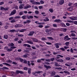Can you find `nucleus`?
<instances>
[{"label":"nucleus","mask_w":77,"mask_h":77,"mask_svg":"<svg viewBox=\"0 0 77 77\" xmlns=\"http://www.w3.org/2000/svg\"><path fill=\"white\" fill-rule=\"evenodd\" d=\"M43 72L41 71H37L34 72H32V74L33 75H35V77H37L38 76V74L39 73H42Z\"/></svg>","instance_id":"f257e3e1"},{"label":"nucleus","mask_w":77,"mask_h":77,"mask_svg":"<svg viewBox=\"0 0 77 77\" xmlns=\"http://www.w3.org/2000/svg\"><path fill=\"white\" fill-rule=\"evenodd\" d=\"M9 47H10V49H14V48H17L16 47L13 46L14 45V44L13 43H9L8 45Z\"/></svg>","instance_id":"f03ea898"},{"label":"nucleus","mask_w":77,"mask_h":77,"mask_svg":"<svg viewBox=\"0 0 77 77\" xmlns=\"http://www.w3.org/2000/svg\"><path fill=\"white\" fill-rule=\"evenodd\" d=\"M69 19L71 20H77V17H69Z\"/></svg>","instance_id":"7ed1b4c3"},{"label":"nucleus","mask_w":77,"mask_h":77,"mask_svg":"<svg viewBox=\"0 0 77 77\" xmlns=\"http://www.w3.org/2000/svg\"><path fill=\"white\" fill-rule=\"evenodd\" d=\"M16 14V10H14L11 12V13L10 14L9 16H11V15H14Z\"/></svg>","instance_id":"20e7f679"},{"label":"nucleus","mask_w":77,"mask_h":77,"mask_svg":"<svg viewBox=\"0 0 77 77\" xmlns=\"http://www.w3.org/2000/svg\"><path fill=\"white\" fill-rule=\"evenodd\" d=\"M6 48L7 51H12V49H9V48H8V47H4V49H6Z\"/></svg>","instance_id":"39448f33"},{"label":"nucleus","mask_w":77,"mask_h":77,"mask_svg":"<svg viewBox=\"0 0 77 77\" xmlns=\"http://www.w3.org/2000/svg\"><path fill=\"white\" fill-rule=\"evenodd\" d=\"M54 45H55V47L56 48H59V43H55Z\"/></svg>","instance_id":"423d86ee"},{"label":"nucleus","mask_w":77,"mask_h":77,"mask_svg":"<svg viewBox=\"0 0 77 77\" xmlns=\"http://www.w3.org/2000/svg\"><path fill=\"white\" fill-rule=\"evenodd\" d=\"M56 72L54 71H53L51 73V77H54V75H56Z\"/></svg>","instance_id":"0eeeda50"},{"label":"nucleus","mask_w":77,"mask_h":77,"mask_svg":"<svg viewBox=\"0 0 77 77\" xmlns=\"http://www.w3.org/2000/svg\"><path fill=\"white\" fill-rule=\"evenodd\" d=\"M35 32L34 31H31L28 34V36H33Z\"/></svg>","instance_id":"6e6552de"},{"label":"nucleus","mask_w":77,"mask_h":77,"mask_svg":"<svg viewBox=\"0 0 77 77\" xmlns=\"http://www.w3.org/2000/svg\"><path fill=\"white\" fill-rule=\"evenodd\" d=\"M8 8H4L3 7H1L0 8L1 10H4L5 11H8Z\"/></svg>","instance_id":"1a4fd4ad"},{"label":"nucleus","mask_w":77,"mask_h":77,"mask_svg":"<svg viewBox=\"0 0 77 77\" xmlns=\"http://www.w3.org/2000/svg\"><path fill=\"white\" fill-rule=\"evenodd\" d=\"M64 3V0H61L59 1V4L60 5H63Z\"/></svg>","instance_id":"9d476101"},{"label":"nucleus","mask_w":77,"mask_h":77,"mask_svg":"<svg viewBox=\"0 0 77 77\" xmlns=\"http://www.w3.org/2000/svg\"><path fill=\"white\" fill-rule=\"evenodd\" d=\"M54 22H57V23H61L62 20L60 19H56L54 21Z\"/></svg>","instance_id":"9b49d317"},{"label":"nucleus","mask_w":77,"mask_h":77,"mask_svg":"<svg viewBox=\"0 0 77 77\" xmlns=\"http://www.w3.org/2000/svg\"><path fill=\"white\" fill-rule=\"evenodd\" d=\"M23 46L24 47H28L29 48L31 47V46L30 45L26 44L23 45Z\"/></svg>","instance_id":"f8f14e48"},{"label":"nucleus","mask_w":77,"mask_h":77,"mask_svg":"<svg viewBox=\"0 0 77 77\" xmlns=\"http://www.w3.org/2000/svg\"><path fill=\"white\" fill-rule=\"evenodd\" d=\"M57 59H60V57H63V56L61 55H57Z\"/></svg>","instance_id":"ddd939ff"},{"label":"nucleus","mask_w":77,"mask_h":77,"mask_svg":"<svg viewBox=\"0 0 77 77\" xmlns=\"http://www.w3.org/2000/svg\"><path fill=\"white\" fill-rule=\"evenodd\" d=\"M44 66L46 68V69H50L51 68V66H47V65H44Z\"/></svg>","instance_id":"4468645a"},{"label":"nucleus","mask_w":77,"mask_h":77,"mask_svg":"<svg viewBox=\"0 0 77 77\" xmlns=\"http://www.w3.org/2000/svg\"><path fill=\"white\" fill-rule=\"evenodd\" d=\"M23 6H24V5L23 4V5H20V6H19V9H23Z\"/></svg>","instance_id":"2eb2a0df"},{"label":"nucleus","mask_w":77,"mask_h":77,"mask_svg":"<svg viewBox=\"0 0 77 77\" xmlns=\"http://www.w3.org/2000/svg\"><path fill=\"white\" fill-rule=\"evenodd\" d=\"M15 27H21V26L20 24H17L15 26Z\"/></svg>","instance_id":"dca6fc26"},{"label":"nucleus","mask_w":77,"mask_h":77,"mask_svg":"<svg viewBox=\"0 0 77 77\" xmlns=\"http://www.w3.org/2000/svg\"><path fill=\"white\" fill-rule=\"evenodd\" d=\"M26 42L27 43H28V44H33V43L32 42V41H27Z\"/></svg>","instance_id":"f3484780"},{"label":"nucleus","mask_w":77,"mask_h":77,"mask_svg":"<svg viewBox=\"0 0 77 77\" xmlns=\"http://www.w3.org/2000/svg\"><path fill=\"white\" fill-rule=\"evenodd\" d=\"M64 73H66V74H68L69 75L70 74V73L69 72L66 71H64Z\"/></svg>","instance_id":"a211bd4d"},{"label":"nucleus","mask_w":77,"mask_h":77,"mask_svg":"<svg viewBox=\"0 0 77 77\" xmlns=\"http://www.w3.org/2000/svg\"><path fill=\"white\" fill-rule=\"evenodd\" d=\"M2 69H9V68L6 67H3L2 68H1Z\"/></svg>","instance_id":"6ab92c4d"},{"label":"nucleus","mask_w":77,"mask_h":77,"mask_svg":"<svg viewBox=\"0 0 77 77\" xmlns=\"http://www.w3.org/2000/svg\"><path fill=\"white\" fill-rule=\"evenodd\" d=\"M31 70V68H28V73L29 74H30V73H31V72H30Z\"/></svg>","instance_id":"aec40b11"},{"label":"nucleus","mask_w":77,"mask_h":77,"mask_svg":"<svg viewBox=\"0 0 77 77\" xmlns=\"http://www.w3.org/2000/svg\"><path fill=\"white\" fill-rule=\"evenodd\" d=\"M50 32H53L54 31H55V29L52 28L50 29Z\"/></svg>","instance_id":"412c9836"},{"label":"nucleus","mask_w":77,"mask_h":77,"mask_svg":"<svg viewBox=\"0 0 77 77\" xmlns=\"http://www.w3.org/2000/svg\"><path fill=\"white\" fill-rule=\"evenodd\" d=\"M44 21H49V20L48 18L46 17L45 18V19H44L43 20Z\"/></svg>","instance_id":"4be33fe9"},{"label":"nucleus","mask_w":77,"mask_h":77,"mask_svg":"<svg viewBox=\"0 0 77 77\" xmlns=\"http://www.w3.org/2000/svg\"><path fill=\"white\" fill-rule=\"evenodd\" d=\"M2 64H3V65H7V66H11V65H9V64L6 63H3Z\"/></svg>","instance_id":"5701e85b"},{"label":"nucleus","mask_w":77,"mask_h":77,"mask_svg":"<svg viewBox=\"0 0 77 77\" xmlns=\"http://www.w3.org/2000/svg\"><path fill=\"white\" fill-rule=\"evenodd\" d=\"M4 38L5 39H8V35H4Z\"/></svg>","instance_id":"b1692460"},{"label":"nucleus","mask_w":77,"mask_h":77,"mask_svg":"<svg viewBox=\"0 0 77 77\" xmlns=\"http://www.w3.org/2000/svg\"><path fill=\"white\" fill-rule=\"evenodd\" d=\"M33 18V16H30L28 17V19H32Z\"/></svg>","instance_id":"393cba45"},{"label":"nucleus","mask_w":77,"mask_h":77,"mask_svg":"<svg viewBox=\"0 0 77 77\" xmlns=\"http://www.w3.org/2000/svg\"><path fill=\"white\" fill-rule=\"evenodd\" d=\"M33 41L34 42H38V40L34 38L33 39Z\"/></svg>","instance_id":"a878e982"},{"label":"nucleus","mask_w":77,"mask_h":77,"mask_svg":"<svg viewBox=\"0 0 77 77\" xmlns=\"http://www.w3.org/2000/svg\"><path fill=\"white\" fill-rule=\"evenodd\" d=\"M25 30H26V29H21V30L20 31V32H24V31H25Z\"/></svg>","instance_id":"bb28decb"},{"label":"nucleus","mask_w":77,"mask_h":77,"mask_svg":"<svg viewBox=\"0 0 77 77\" xmlns=\"http://www.w3.org/2000/svg\"><path fill=\"white\" fill-rule=\"evenodd\" d=\"M21 18V17L19 16H17L14 17L15 19H18V18Z\"/></svg>","instance_id":"cd10ccee"},{"label":"nucleus","mask_w":77,"mask_h":77,"mask_svg":"<svg viewBox=\"0 0 77 77\" xmlns=\"http://www.w3.org/2000/svg\"><path fill=\"white\" fill-rule=\"evenodd\" d=\"M46 32L48 33V32H50V30L48 29H46L45 30Z\"/></svg>","instance_id":"c85d7f7f"},{"label":"nucleus","mask_w":77,"mask_h":77,"mask_svg":"<svg viewBox=\"0 0 77 77\" xmlns=\"http://www.w3.org/2000/svg\"><path fill=\"white\" fill-rule=\"evenodd\" d=\"M48 38L50 40H54V38L52 37H48Z\"/></svg>","instance_id":"c756f323"},{"label":"nucleus","mask_w":77,"mask_h":77,"mask_svg":"<svg viewBox=\"0 0 77 77\" xmlns=\"http://www.w3.org/2000/svg\"><path fill=\"white\" fill-rule=\"evenodd\" d=\"M11 23H15L16 22V21L15 19H13L10 21Z\"/></svg>","instance_id":"7c9ffc66"},{"label":"nucleus","mask_w":77,"mask_h":77,"mask_svg":"<svg viewBox=\"0 0 77 77\" xmlns=\"http://www.w3.org/2000/svg\"><path fill=\"white\" fill-rule=\"evenodd\" d=\"M69 42H67L65 43V45L66 46H68L69 45Z\"/></svg>","instance_id":"2f4dec72"},{"label":"nucleus","mask_w":77,"mask_h":77,"mask_svg":"<svg viewBox=\"0 0 77 77\" xmlns=\"http://www.w3.org/2000/svg\"><path fill=\"white\" fill-rule=\"evenodd\" d=\"M54 64L55 66H60V65H58V63H57V62H55Z\"/></svg>","instance_id":"473e14b6"},{"label":"nucleus","mask_w":77,"mask_h":77,"mask_svg":"<svg viewBox=\"0 0 77 77\" xmlns=\"http://www.w3.org/2000/svg\"><path fill=\"white\" fill-rule=\"evenodd\" d=\"M10 32L11 33H14V32H15V29L11 30H10Z\"/></svg>","instance_id":"72a5a7b5"},{"label":"nucleus","mask_w":77,"mask_h":77,"mask_svg":"<svg viewBox=\"0 0 77 77\" xmlns=\"http://www.w3.org/2000/svg\"><path fill=\"white\" fill-rule=\"evenodd\" d=\"M67 38H68V35H66L65 36L64 38V40H65V39H66Z\"/></svg>","instance_id":"f704fd0d"},{"label":"nucleus","mask_w":77,"mask_h":77,"mask_svg":"<svg viewBox=\"0 0 77 77\" xmlns=\"http://www.w3.org/2000/svg\"><path fill=\"white\" fill-rule=\"evenodd\" d=\"M67 22H68L69 23H74V21H72L71 20H67Z\"/></svg>","instance_id":"c9c22d12"},{"label":"nucleus","mask_w":77,"mask_h":77,"mask_svg":"<svg viewBox=\"0 0 77 77\" xmlns=\"http://www.w3.org/2000/svg\"><path fill=\"white\" fill-rule=\"evenodd\" d=\"M35 14H39V11H35Z\"/></svg>","instance_id":"e433bc0d"},{"label":"nucleus","mask_w":77,"mask_h":77,"mask_svg":"<svg viewBox=\"0 0 77 77\" xmlns=\"http://www.w3.org/2000/svg\"><path fill=\"white\" fill-rule=\"evenodd\" d=\"M23 63L26 64L27 63V61L26 60H23Z\"/></svg>","instance_id":"4c0bfd02"},{"label":"nucleus","mask_w":77,"mask_h":77,"mask_svg":"<svg viewBox=\"0 0 77 77\" xmlns=\"http://www.w3.org/2000/svg\"><path fill=\"white\" fill-rule=\"evenodd\" d=\"M27 23H28V24H29L30 22H31V21L29 20H26Z\"/></svg>","instance_id":"58836bf2"},{"label":"nucleus","mask_w":77,"mask_h":77,"mask_svg":"<svg viewBox=\"0 0 77 77\" xmlns=\"http://www.w3.org/2000/svg\"><path fill=\"white\" fill-rule=\"evenodd\" d=\"M19 60H20V62H23L24 60L23 59L21 58L20 57V58L19 59Z\"/></svg>","instance_id":"ea45409f"},{"label":"nucleus","mask_w":77,"mask_h":77,"mask_svg":"<svg viewBox=\"0 0 77 77\" xmlns=\"http://www.w3.org/2000/svg\"><path fill=\"white\" fill-rule=\"evenodd\" d=\"M18 36H20V37H23L24 35L22 34H19L18 35Z\"/></svg>","instance_id":"a19ab883"},{"label":"nucleus","mask_w":77,"mask_h":77,"mask_svg":"<svg viewBox=\"0 0 77 77\" xmlns=\"http://www.w3.org/2000/svg\"><path fill=\"white\" fill-rule=\"evenodd\" d=\"M20 57H17V58H15V60H20Z\"/></svg>","instance_id":"79ce46f5"},{"label":"nucleus","mask_w":77,"mask_h":77,"mask_svg":"<svg viewBox=\"0 0 77 77\" xmlns=\"http://www.w3.org/2000/svg\"><path fill=\"white\" fill-rule=\"evenodd\" d=\"M35 23H36V24H42L41 23H39L38 21H36L35 22Z\"/></svg>","instance_id":"37998d69"},{"label":"nucleus","mask_w":77,"mask_h":77,"mask_svg":"<svg viewBox=\"0 0 77 77\" xmlns=\"http://www.w3.org/2000/svg\"><path fill=\"white\" fill-rule=\"evenodd\" d=\"M38 27L40 28H42V27H43V25H40L38 26Z\"/></svg>","instance_id":"c03bdc74"},{"label":"nucleus","mask_w":77,"mask_h":77,"mask_svg":"<svg viewBox=\"0 0 77 77\" xmlns=\"http://www.w3.org/2000/svg\"><path fill=\"white\" fill-rule=\"evenodd\" d=\"M37 62H38V63H39V62H41V59H38L37 60Z\"/></svg>","instance_id":"a18cd8bd"},{"label":"nucleus","mask_w":77,"mask_h":77,"mask_svg":"<svg viewBox=\"0 0 77 77\" xmlns=\"http://www.w3.org/2000/svg\"><path fill=\"white\" fill-rule=\"evenodd\" d=\"M49 11L51 12V13H53V10L52 9H50L49 10Z\"/></svg>","instance_id":"49530a36"},{"label":"nucleus","mask_w":77,"mask_h":77,"mask_svg":"<svg viewBox=\"0 0 77 77\" xmlns=\"http://www.w3.org/2000/svg\"><path fill=\"white\" fill-rule=\"evenodd\" d=\"M67 10L69 11H72V9L69 8H68L67 9Z\"/></svg>","instance_id":"de8ad7c7"},{"label":"nucleus","mask_w":77,"mask_h":77,"mask_svg":"<svg viewBox=\"0 0 77 77\" xmlns=\"http://www.w3.org/2000/svg\"><path fill=\"white\" fill-rule=\"evenodd\" d=\"M40 3L41 4H44V1L42 0L40 1Z\"/></svg>","instance_id":"09e8293b"},{"label":"nucleus","mask_w":77,"mask_h":77,"mask_svg":"<svg viewBox=\"0 0 77 77\" xmlns=\"http://www.w3.org/2000/svg\"><path fill=\"white\" fill-rule=\"evenodd\" d=\"M70 59H71V58L69 57H66V60H70Z\"/></svg>","instance_id":"8fccbe9b"},{"label":"nucleus","mask_w":77,"mask_h":77,"mask_svg":"<svg viewBox=\"0 0 77 77\" xmlns=\"http://www.w3.org/2000/svg\"><path fill=\"white\" fill-rule=\"evenodd\" d=\"M16 72V74H19V73H20V71L18 70H17Z\"/></svg>","instance_id":"3c124183"},{"label":"nucleus","mask_w":77,"mask_h":77,"mask_svg":"<svg viewBox=\"0 0 77 77\" xmlns=\"http://www.w3.org/2000/svg\"><path fill=\"white\" fill-rule=\"evenodd\" d=\"M18 40H19V39L18 38H16L14 39V41H17Z\"/></svg>","instance_id":"603ef678"},{"label":"nucleus","mask_w":77,"mask_h":77,"mask_svg":"<svg viewBox=\"0 0 77 77\" xmlns=\"http://www.w3.org/2000/svg\"><path fill=\"white\" fill-rule=\"evenodd\" d=\"M71 36H75V34H74L73 33H72L71 34Z\"/></svg>","instance_id":"864d4df0"},{"label":"nucleus","mask_w":77,"mask_h":77,"mask_svg":"<svg viewBox=\"0 0 77 77\" xmlns=\"http://www.w3.org/2000/svg\"><path fill=\"white\" fill-rule=\"evenodd\" d=\"M46 43L47 44H48V45H51V43L50 42H46Z\"/></svg>","instance_id":"5fc2aeb1"},{"label":"nucleus","mask_w":77,"mask_h":77,"mask_svg":"<svg viewBox=\"0 0 77 77\" xmlns=\"http://www.w3.org/2000/svg\"><path fill=\"white\" fill-rule=\"evenodd\" d=\"M19 73L21 74H24V72L23 71H20Z\"/></svg>","instance_id":"6e6d98bb"},{"label":"nucleus","mask_w":77,"mask_h":77,"mask_svg":"<svg viewBox=\"0 0 77 77\" xmlns=\"http://www.w3.org/2000/svg\"><path fill=\"white\" fill-rule=\"evenodd\" d=\"M27 64L28 66H30V62L29 61H28Z\"/></svg>","instance_id":"4d7b16f0"},{"label":"nucleus","mask_w":77,"mask_h":77,"mask_svg":"<svg viewBox=\"0 0 77 77\" xmlns=\"http://www.w3.org/2000/svg\"><path fill=\"white\" fill-rule=\"evenodd\" d=\"M23 14V12H20V13H19V15H22Z\"/></svg>","instance_id":"13d9d810"},{"label":"nucleus","mask_w":77,"mask_h":77,"mask_svg":"<svg viewBox=\"0 0 77 77\" xmlns=\"http://www.w3.org/2000/svg\"><path fill=\"white\" fill-rule=\"evenodd\" d=\"M22 18H23V19H26V16H23L22 17Z\"/></svg>","instance_id":"bf43d9fd"},{"label":"nucleus","mask_w":77,"mask_h":77,"mask_svg":"<svg viewBox=\"0 0 77 77\" xmlns=\"http://www.w3.org/2000/svg\"><path fill=\"white\" fill-rule=\"evenodd\" d=\"M53 54L54 55H55L56 54H58V52H54Z\"/></svg>","instance_id":"052dcab7"},{"label":"nucleus","mask_w":77,"mask_h":77,"mask_svg":"<svg viewBox=\"0 0 77 77\" xmlns=\"http://www.w3.org/2000/svg\"><path fill=\"white\" fill-rule=\"evenodd\" d=\"M35 1V0H30L29 2H31V3H33Z\"/></svg>","instance_id":"680f3d73"},{"label":"nucleus","mask_w":77,"mask_h":77,"mask_svg":"<svg viewBox=\"0 0 77 77\" xmlns=\"http://www.w3.org/2000/svg\"><path fill=\"white\" fill-rule=\"evenodd\" d=\"M50 27V26H45V28L47 29V28H49Z\"/></svg>","instance_id":"e2e57ef3"},{"label":"nucleus","mask_w":77,"mask_h":77,"mask_svg":"<svg viewBox=\"0 0 77 77\" xmlns=\"http://www.w3.org/2000/svg\"><path fill=\"white\" fill-rule=\"evenodd\" d=\"M45 61L46 62H50V59H46Z\"/></svg>","instance_id":"0e129e2a"},{"label":"nucleus","mask_w":77,"mask_h":77,"mask_svg":"<svg viewBox=\"0 0 77 77\" xmlns=\"http://www.w3.org/2000/svg\"><path fill=\"white\" fill-rule=\"evenodd\" d=\"M23 9H28V7H27V6H24V7L23 8Z\"/></svg>","instance_id":"69168bd1"},{"label":"nucleus","mask_w":77,"mask_h":77,"mask_svg":"<svg viewBox=\"0 0 77 77\" xmlns=\"http://www.w3.org/2000/svg\"><path fill=\"white\" fill-rule=\"evenodd\" d=\"M72 39H74V40H75L76 39H77V37L75 38V37H73L72 38Z\"/></svg>","instance_id":"338daca9"},{"label":"nucleus","mask_w":77,"mask_h":77,"mask_svg":"<svg viewBox=\"0 0 77 77\" xmlns=\"http://www.w3.org/2000/svg\"><path fill=\"white\" fill-rule=\"evenodd\" d=\"M54 77H60L59 75H56L54 76Z\"/></svg>","instance_id":"774afa93"}]
</instances>
